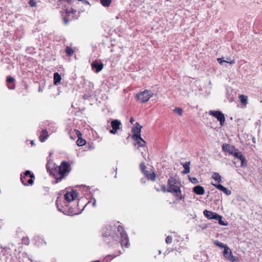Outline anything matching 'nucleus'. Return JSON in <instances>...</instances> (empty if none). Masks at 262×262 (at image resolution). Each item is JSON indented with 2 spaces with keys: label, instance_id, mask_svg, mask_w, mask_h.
<instances>
[{
  "label": "nucleus",
  "instance_id": "obj_49",
  "mask_svg": "<svg viewBox=\"0 0 262 262\" xmlns=\"http://www.w3.org/2000/svg\"><path fill=\"white\" fill-rule=\"evenodd\" d=\"M67 1L68 3L71 4L73 2V0H67Z\"/></svg>",
  "mask_w": 262,
  "mask_h": 262
},
{
  "label": "nucleus",
  "instance_id": "obj_58",
  "mask_svg": "<svg viewBox=\"0 0 262 262\" xmlns=\"http://www.w3.org/2000/svg\"><path fill=\"white\" fill-rule=\"evenodd\" d=\"M227 61H229V59H228V58H227Z\"/></svg>",
  "mask_w": 262,
  "mask_h": 262
},
{
  "label": "nucleus",
  "instance_id": "obj_2",
  "mask_svg": "<svg viewBox=\"0 0 262 262\" xmlns=\"http://www.w3.org/2000/svg\"><path fill=\"white\" fill-rule=\"evenodd\" d=\"M181 183L179 178L176 176H170L167 181V192L173 194L178 201L183 200L184 195L180 189Z\"/></svg>",
  "mask_w": 262,
  "mask_h": 262
},
{
  "label": "nucleus",
  "instance_id": "obj_20",
  "mask_svg": "<svg viewBox=\"0 0 262 262\" xmlns=\"http://www.w3.org/2000/svg\"><path fill=\"white\" fill-rule=\"evenodd\" d=\"M61 80V75L58 72L54 73V76H53V83H54V84L56 85H58L60 83Z\"/></svg>",
  "mask_w": 262,
  "mask_h": 262
},
{
  "label": "nucleus",
  "instance_id": "obj_56",
  "mask_svg": "<svg viewBox=\"0 0 262 262\" xmlns=\"http://www.w3.org/2000/svg\"><path fill=\"white\" fill-rule=\"evenodd\" d=\"M141 154H142V156H143V157H144V154H143V152H141Z\"/></svg>",
  "mask_w": 262,
  "mask_h": 262
},
{
  "label": "nucleus",
  "instance_id": "obj_29",
  "mask_svg": "<svg viewBox=\"0 0 262 262\" xmlns=\"http://www.w3.org/2000/svg\"><path fill=\"white\" fill-rule=\"evenodd\" d=\"M101 4L104 7H108L110 6L112 0H100Z\"/></svg>",
  "mask_w": 262,
  "mask_h": 262
},
{
  "label": "nucleus",
  "instance_id": "obj_13",
  "mask_svg": "<svg viewBox=\"0 0 262 262\" xmlns=\"http://www.w3.org/2000/svg\"><path fill=\"white\" fill-rule=\"evenodd\" d=\"M222 150L233 156L235 152L237 151V148H235L234 146H230L229 144L224 143L222 145Z\"/></svg>",
  "mask_w": 262,
  "mask_h": 262
},
{
  "label": "nucleus",
  "instance_id": "obj_11",
  "mask_svg": "<svg viewBox=\"0 0 262 262\" xmlns=\"http://www.w3.org/2000/svg\"><path fill=\"white\" fill-rule=\"evenodd\" d=\"M111 125L112 129L110 130V133L115 135L117 133V131L120 129L121 123L120 120L114 119L111 121Z\"/></svg>",
  "mask_w": 262,
  "mask_h": 262
},
{
  "label": "nucleus",
  "instance_id": "obj_9",
  "mask_svg": "<svg viewBox=\"0 0 262 262\" xmlns=\"http://www.w3.org/2000/svg\"><path fill=\"white\" fill-rule=\"evenodd\" d=\"M205 216L209 220H215L218 221L219 224L222 226H227L228 223L222 220V216L219 214H204Z\"/></svg>",
  "mask_w": 262,
  "mask_h": 262
},
{
  "label": "nucleus",
  "instance_id": "obj_5",
  "mask_svg": "<svg viewBox=\"0 0 262 262\" xmlns=\"http://www.w3.org/2000/svg\"><path fill=\"white\" fill-rule=\"evenodd\" d=\"M154 95V93L150 91L145 90L142 92H140L136 95V98L138 101L142 103L147 102L149 99Z\"/></svg>",
  "mask_w": 262,
  "mask_h": 262
},
{
  "label": "nucleus",
  "instance_id": "obj_48",
  "mask_svg": "<svg viewBox=\"0 0 262 262\" xmlns=\"http://www.w3.org/2000/svg\"><path fill=\"white\" fill-rule=\"evenodd\" d=\"M96 200H94V202L93 203H92V205L93 206H95V205H96Z\"/></svg>",
  "mask_w": 262,
  "mask_h": 262
},
{
  "label": "nucleus",
  "instance_id": "obj_46",
  "mask_svg": "<svg viewBox=\"0 0 262 262\" xmlns=\"http://www.w3.org/2000/svg\"><path fill=\"white\" fill-rule=\"evenodd\" d=\"M203 213H213V212H212V211H208V210L206 209V210L203 211Z\"/></svg>",
  "mask_w": 262,
  "mask_h": 262
},
{
  "label": "nucleus",
  "instance_id": "obj_31",
  "mask_svg": "<svg viewBox=\"0 0 262 262\" xmlns=\"http://www.w3.org/2000/svg\"><path fill=\"white\" fill-rule=\"evenodd\" d=\"M65 51H66V53H67V54L69 56H72L74 52V50L69 47H66Z\"/></svg>",
  "mask_w": 262,
  "mask_h": 262
},
{
  "label": "nucleus",
  "instance_id": "obj_55",
  "mask_svg": "<svg viewBox=\"0 0 262 262\" xmlns=\"http://www.w3.org/2000/svg\"><path fill=\"white\" fill-rule=\"evenodd\" d=\"M31 144H32V145H33V144H34L33 141H31Z\"/></svg>",
  "mask_w": 262,
  "mask_h": 262
},
{
  "label": "nucleus",
  "instance_id": "obj_24",
  "mask_svg": "<svg viewBox=\"0 0 262 262\" xmlns=\"http://www.w3.org/2000/svg\"><path fill=\"white\" fill-rule=\"evenodd\" d=\"M212 178L219 184L222 181L221 177L218 172H214L212 176Z\"/></svg>",
  "mask_w": 262,
  "mask_h": 262
},
{
  "label": "nucleus",
  "instance_id": "obj_30",
  "mask_svg": "<svg viewBox=\"0 0 262 262\" xmlns=\"http://www.w3.org/2000/svg\"><path fill=\"white\" fill-rule=\"evenodd\" d=\"M217 60L219 62V63L221 64H223V63H224V62L229 63L230 64H233L235 63L234 60H232L231 61H225L223 59V58H219L217 59Z\"/></svg>",
  "mask_w": 262,
  "mask_h": 262
},
{
  "label": "nucleus",
  "instance_id": "obj_22",
  "mask_svg": "<svg viewBox=\"0 0 262 262\" xmlns=\"http://www.w3.org/2000/svg\"><path fill=\"white\" fill-rule=\"evenodd\" d=\"M71 14L70 13V11H69L68 9H66V15L63 17V23L65 25H68L70 20H71L72 19V18L70 17Z\"/></svg>",
  "mask_w": 262,
  "mask_h": 262
},
{
  "label": "nucleus",
  "instance_id": "obj_7",
  "mask_svg": "<svg viewBox=\"0 0 262 262\" xmlns=\"http://www.w3.org/2000/svg\"><path fill=\"white\" fill-rule=\"evenodd\" d=\"M223 255L225 259L230 261V262H236L238 260V257L235 256L232 254V251L229 247H226L223 252Z\"/></svg>",
  "mask_w": 262,
  "mask_h": 262
},
{
  "label": "nucleus",
  "instance_id": "obj_35",
  "mask_svg": "<svg viewBox=\"0 0 262 262\" xmlns=\"http://www.w3.org/2000/svg\"><path fill=\"white\" fill-rule=\"evenodd\" d=\"M173 111L174 113L178 114L179 116L182 115L183 110L180 107H176Z\"/></svg>",
  "mask_w": 262,
  "mask_h": 262
},
{
  "label": "nucleus",
  "instance_id": "obj_43",
  "mask_svg": "<svg viewBox=\"0 0 262 262\" xmlns=\"http://www.w3.org/2000/svg\"><path fill=\"white\" fill-rule=\"evenodd\" d=\"M80 1L82 2V3L83 4L88 5L90 6V3L87 0H82V1Z\"/></svg>",
  "mask_w": 262,
  "mask_h": 262
},
{
  "label": "nucleus",
  "instance_id": "obj_19",
  "mask_svg": "<svg viewBox=\"0 0 262 262\" xmlns=\"http://www.w3.org/2000/svg\"><path fill=\"white\" fill-rule=\"evenodd\" d=\"M8 84V88L10 90H13L15 88V85L14 84V79L12 77L9 76L7 77L6 80Z\"/></svg>",
  "mask_w": 262,
  "mask_h": 262
},
{
  "label": "nucleus",
  "instance_id": "obj_41",
  "mask_svg": "<svg viewBox=\"0 0 262 262\" xmlns=\"http://www.w3.org/2000/svg\"><path fill=\"white\" fill-rule=\"evenodd\" d=\"M161 189H162V191L163 192H167V189L166 188V187L165 186V185H162Z\"/></svg>",
  "mask_w": 262,
  "mask_h": 262
},
{
  "label": "nucleus",
  "instance_id": "obj_42",
  "mask_svg": "<svg viewBox=\"0 0 262 262\" xmlns=\"http://www.w3.org/2000/svg\"><path fill=\"white\" fill-rule=\"evenodd\" d=\"M142 173L144 174V175L146 177H147V176L149 174V171H148V170H145V171H143L142 172Z\"/></svg>",
  "mask_w": 262,
  "mask_h": 262
},
{
  "label": "nucleus",
  "instance_id": "obj_54",
  "mask_svg": "<svg viewBox=\"0 0 262 262\" xmlns=\"http://www.w3.org/2000/svg\"><path fill=\"white\" fill-rule=\"evenodd\" d=\"M23 239H28V237H23Z\"/></svg>",
  "mask_w": 262,
  "mask_h": 262
},
{
  "label": "nucleus",
  "instance_id": "obj_36",
  "mask_svg": "<svg viewBox=\"0 0 262 262\" xmlns=\"http://www.w3.org/2000/svg\"><path fill=\"white\" fill-rule=\"evenodd\" d=\"M241 166L243 167H245L247 165V161L246 160L245 157H243V159H242L241 160Z\"/></svg>",
  "mask_w": 262,
  "mask_h": 262
},
{
  "label": "nucleus",
  "instance_id": "obj_39",
  "mask_svg": "<svg viewBox=\"0 0 262 262\" xmlns=\"http://www.w3.org/2000/svg\"><path fill=\"white\" fill-rule=\"evenodd\" d=\"M29 4L32 7H34L36 6V2L35 0H29Z\"/></svg>",
  "mask_w": 262,
  "mask_h": 262
},
{
  "label": "nucleus",
  "instance_id": "obj_17",
  "mask_svg": "<svg viewBox=\"0 0 262 262\" xmlns=\"http://www.w3.org/2000/svg\"><path fill=\"white\" fill-rule=\"evenodd\" d=\"M193 192L198 195H203L205 193V189L203 186L196 185L193 188Z\"/></svg>",
  "mask_w": 262,
  "mask_h": 262
},
{
  "label": "nucleus",
  "instance_id": "obj_14",
  "mask_svg": "<svg viewBox=\"0 0 262 262\" xmlns=\"http://www.w3.org/2000/svg\"><path fill=\"white\" fill-rule=\"evenodd\" d=\"M212 185H213L216 188L218 189L219 190L223 191L224 193H225L226 195H229L231 194V191L228 189V188L225 187L222 185L220 184H213L211 183Z\"/></svg>",
  "mask_w": 262,
  "mask_h": 262
},
{
  "label": "nucleus",
  "instance_id": "obj_32",
  "mask_svg": "<svg viewBox=\"0 0 262 262\" xmlns=\"http://www.w3.org/2000/svg\"><path fill=\"white\" fill-rule=\"evenodd\" d=\"M240 101L242 104H246L247 102V96L244 95H241L239 96Z\"/></svg>",
  "mask_w": 262,
  "mask_h": 262
},
{
  "label": "nucleus",
  "instance_id": "obj_38",
  "mask_svg": "<svg viewBox=\"0 0 262 262\" xmlns=\"http://www.w3.org/2000/svg\"><path fill=\"white\" fill-rule=\"evenodd\" d=\"M172 241V237L171 236H167L165 239V242L167 244H171Z\"/></svg>",
  "mask_w": 262,
  "mask_h": 262
},
{
  "label": "nucleus",
  "instance_id": "obj_44",
  "mask_svg": "<svg viewBox=\"0 0 262 262\" xmlns=\"http://www.w3.org/2000/svg\"><path fill=\"white\" fill-rule=\"evenodd\" d=\"M69 11H70L71 14H74L76 12V11L73 8H71V10H70Z\"/></svg>",
  "mask_w": 262,
  "mask_h": 262
},
{
  "label": "nucleus",
  "instance_id": "obj_26",
  "mask_svg": "<svg viewBox=\"0 0 262 262\" xmlns=\"http://www.w3.org/2000/svg\"><path fill=\"white\" fill-rule=\"evenodd\" d=\"M208 228L207 224H202L201 225H198L195 226V229L198 232H200V229L205 230Z\"/></svg>",
  "mask_w": 262,
  "mask_h": 262
},
{
  "label": "nucleus",
  "instance_id": "obj_10",
  "mask_svg": "<svg viewBox=\"0 0 262 262\" xmlns=\"http://www.w3.org/2000/svg\"><path fill=\"white\" fill-rule=\"evenodd\" d=\"M78 196V193L76 190L72 189L70 191H67L64 195V199L68 202H71L76 199Z\"/></svg>",
  "mask_w": 262,
  "mask_h": 262
},
{
  "label": "nucleus",
  "instance_id": "obj_51",
  "mask_svg": "<svg viewBox=\"0 0 262 262\" xmlns=\"http://www.w3.org/2000/svg\"><path fill=\"white\" fill-rule=\"evenodd\" d=\"M114 170L116 172V175L115 176V178H116V174H117V168L116 167L115 169H114Z\"/></svg>",
  "mask_w": 262,
  "mask_h": 262
},
{
  "label": "nucleus",
  "instance_id": "obj_40",
  "mask_svg": "<svg viewBox=\"0 0 262 262\" xmlns=\"http://www.w3.org/2000/svg\"><path fill=\"white\" fill-rule=\"evenodd\" d=\"M140 169L142 171V172L143 171H145V170H146V166L145 165V163L144 162H141L140 164Z\"/></svg>",
  "mask_w": 262,
  "mask_h": 262
},
{
  "label": "nucleus",
  "instance_id": "obj_15",
  "mask_svg": "<svg viewBox=\"0 0 262 262\" xmlns=\"http://www.w3.org/2000/svg\"><path fill=\"white\" fill-rule=\"evenodd\" d=\"M75 131L76 132V134L78 137V139L76 141L77 145L78 146H82L84 145L86 143V141L81 137V133L78 130H75Z\"/></svg>",
  "mask_w": 262,
  "mask_h": 262
},
{
  "label": "nucleus",
  "instance_id": "obj_53",
  "mask_svg": "<svg viewBox=\"0 0 262 262\" xmlns=\"http://www.w3.org/2000/svg\"><path fill=\"white\" fill-rule=\"evenodd\" d=\"M90 204H91L89 202H88V203L85 205V206H84V207H86V206L89 205H90Z\"/></svg>",
  "mask_w": 262,
  "mask_h": 262
},
{
  "label": "nucleus",
  "instance_id": "obj_23",
  "mask_svg": "<svg viewBox=\"0 0 262 262\" xmlns=\"http://www.w3.org/2000/svg\"><path fill=\"white\" fill-rule=\"evenodd\" d=\"M49 135L46 129H42L41 134L39 136V140L41 142H45L48 138Z\"/></svg>",
  "mask_w": 262,
  "mask_h": 262
},
{
  "label": "nucleus",
  "instance_id": "obj_37",
  "mask_svg": "<svg viewBox=\"0 0 262 262\" xmlns=\"http://www.w3.org/2000/svg\"><path fill=\"white\" fill-rule=\"evenodd\" d=\"M189 179L190 181L193 184H198L199 183V181L198 179L195 177H189Z\"/></svg>",
  "mask_w": 262,
  "mask_h": 262
},
{
  "label": "nucleus",
  "instance_id": "obj_52",
  "mask_svg": "<svg viewBox=\"0 0 262 262\" xmlns=\"http://www.w3.org/2000/svg\"><path fill=\"white\" fill-rule=\"evenodd\" d=\"M67 215H71V216H73V215H76V213H74V214H66Z\"/></svg>",
  "mask_w": 262,
  "mask_h": 262
},
{
  "label": "nucleus",
  "instance_id": "obj_47",
  "mask_svg": "<svg viewBox=\"0 0 262 262\" xmlns=\"http://www.w3.org/2000/svg\"><path fill=\"white\" fill-rule=\"evenodd\" d=\"M134 121V120L133 119V117H131L130 119V122L133 124V122Z\"/></svg>",
  "mask_w": 262,
  "mask_h": 262
},
{
  "label": "nucleus",
  "instance_id": "obj_45",
  "mask_svg": "<svg viewBox=\"0 0 262 262\" xmlns=\"http://www.w3.org/2000/svg\"><path fill=\"white\" fill-rule=\"evenodd\" d=\"M140 181H141V183L144 184L145 183V179L144 178H142L140 180Z\"/></svg>",
  "mask_w": 262,
  "mask_h": 262
},
{
  "label": "nucleus",
  "instance_id": "obj_27",
  "mask_svg": "<svg viewBox=\"0 0 262 262\" xmlns=\"http://www.w3.org/2000/svg\"><path fill=\"white\" fill-rule=\"evenodd\" d=\"M214 244L221 248H223L224 250L225 249L226 247H229L227 245H225L217 240L214 241Z\"/></svg>",
  "mask_w": 262,
  "mask_h": 262
},
{
  "label": "nucleus",
  "instance_id": "obj_16",
  "mask_svg": "<svg viewBox=\"0 0 262 262\" xmlns=\"http://www.w3.org/2000/svg\"><path fill=\"white\" fill-rule=\"evenodd\" d=\"M55 166V164L50 162L49 161H48L47 164H46V169L47 171L49 173V174L50 176L51 175H55V173H53V169L54 167Z\"/></svg>",
  "mask_w": 262,
  "mask_h": 262
},
{
  "label": "nucleus",
  "instance_id": "obj_34",
  "mask_svg": "<svg viewBox=\"0 0 262 262\" xmlns=\"http://www.w3.org/2000/svg\"><path fill=\"white\" fill-rule=\"evenodd\" d=\"M59 167V166H57L55 164V166L54 167L53 169V173H55V175H52L56 179V175L59 174V170H58V168Z\"/></svg>",
  "mask_w": 262,
  "mask_h": 262
},
{
  "label": "nucleus",
  "instance_id": "obj_3",
  "mask_svg": "<svg viewBox=\"0 0 262 262\" xmlns=\"http://www.w3.org/2000/svg\"><path fill=\"white\" fill-rule=\"evenodd\" d=\"M59 170V177L56 178L55 183H57L60 182L62 179L67 176L71 170V167L70 164L67 161H62L58 168Z\"/></svg>",
  "mask_w": 262,
  "mask_h": 262
},
{
  "label": "nucleus",
  "instance_id": "obj_25",
  "mask_svg": "<svg viewBox=\"0 0 262 262\" xmlns=\"http://www.w3.org/2000/svg\"><path fill=\"white\" fill-rule=\"evenodd\" d=\"M137 142V144L139 146L143 147L146 146V142L141 138V136H140V138H138L137 140H135Z\"/></svg>",
  "mask_w": 262,
  "mask_h": 262
},
{
  "label": "nucleus",
  "instance_id": "obj_6",
  "mask_svg": "<svg viewBox=\"0 0 262 262\" xmlns=\"http://www.w3.org/2000/svg\"><path fill=\"white\" fill-rule=\"evenodd\" d=\"M210 115L215 117L220 122V125L223 126L225 122V117L224 114L220 111H210L209 112Z\"/></svg>",
  "mask_w": 262,
  "mask_h": 262
},
{
  "label": "nucleus",
  "instance_id": "obj_28",
  "mask_svg": "<svg viewBox=\"0 0 262 262\" xmlns=\"http://www.w3.org/2000/svg\"><path fill=\"white\" fill-rule=\"evenodd\" d=\"M233 156L237 159L241 160L242 159H243L244 155L241 151H239L237 149V151H236L233 155Z\"/></svg>",
  "mask_w": 262,
  "mask_h": 262
},
{
  "label": "nucleus",
  "instance_id": "obj_4",
  "mask_svg": "<svg viewBox=\"0 0 262 262\" xmlns=\"http://www.w3.org/2000/svg\"><path fill=\"white\" fill-rule=\"evenodd\" d=\"M34 174L31 171L27 170L23 174H20L21 183L25 186H31L34 183Z\"/></svg>",
  "mask_w": 262,
  "mask_h": 262
},
{
  "label": "nucleus",
  "instance_id": "obj_12",
  "mask_svg": "<svg viewBox=\"0 0 262 262\" xmlns=\"http://www.w3.org/2000/svg\"><path fill=\"white\" fill-rule=\"evenodd\" d=\"M104 65L102 62L98 60L94 61L91 64L92 70L96 73H99L103 68Z\"/></svg>",
  "mask_w": 262,
  "mask_h": 262
},
{
  "label": "nucleus",
  "instance_id": "obj_33",
  "mask_svg": "<svg viewBox=\"0 0 262 262\" xmlns=\"http://www.w3.org/2000/svg\"><path fill=\"white\" fill-rule=\"evenodd\" d=\"M156 174L155 173V172H152L151 173H149L146 178L148 180L154 181L156 179Z\"/></svg>",
  "mask_w": 262,
  "mask_h": 262
},
{
  "label": "nucleus",
  "instance_id": "obj_8",
  "mask_svg": "<svg viewBox=\"0 0 262 262\" xmlns=\"http://www.w3.org/2000/svg\"><path fill=\"white\" fill-rule=\"evenodd\" d=\"M142 128V126L138 122H136L134 125L132 129V132L133 133L132 137L134 140H137L138 138H140Z\"/></svg>",
  "mask_w": 262,
  "mask_h": 262
},
{
  "label": "nucleus",
  "instance_id": "obj_21",
  "mask_svg": "<svg viewBox=\"0 0 262 262\" xmlns=\"http://www.w3.org/2000/svg\"><path fill=\"white\" fill-rule=\"evenodd\" d=\"M71 14L70 13V11H69L68 9H66V15L63 17V23L65 25H68L70 20H71L72 19V18L70 17Z\"/></svg>",
  "mask_w": 262,
  "mask_h": 262
},
{
  "label": "nucleus",
  "instance_id": "obj_18",
  "mask_svg": "<svg viewBox=\"0 0 262 262\" xmlns=\"http://www.w3.org/2000/svg\"><path fill=\"white\" fill-rule=\"evenodd\" d=\"M181 164L184 167V170L182 171V173L183 174H187L190 172V162H186L185 163H181Z\"/></svg>",
  "mask_w": 262,
  "mask_h": 262
},
{
  "label": "nucleus",
  "instance_id": "obj_1",
  "mask_svg": "<svg viewBox=\"0 0 262 262\" xmlns=\"http://www.w3.org/2000/svg\"><path fill=\"white\" fill-rule=\"evenodd\" d=\"M117 229V233L116 232L115 226L107 225L104 227L102 229V236L103 237V241L110 244L114 241L117 242L120 240L119 243L122 247L128 248L129 239L124 228L121 225H118Z\"/></svg>",
  "mask_w": 262,
  "mask_h": 262
},
{
  "label": "nucleus",
  "instance_id": "obj_57",
  "mask_svg": "<svg viewBox=\"0 0 262 262\" xmlns=\"http://www.w3.org/2000/svg\"><path fill=\"white\" fill-rule=\"evenodd\" d=\"M159 254H161V250L159 251Z\"/></svg>",
  "mask_w": 262,
  "mask_h": 262
},
{
  "label": "nucleus",
  "instance_id": "obj_50",
  "mask_svg": "<svg viewBox=\"0 0 262 262\" xmlns=\"http://www.w3.org/2000/svg\"><path fill=\"white\" fill-rule=\"evenodd\" d=\"M87 97L88 96L85 94H84L83 96V98L84 99H87Z\"/></svg>",
  "mask_w": 262,
  "mask_h": 262
},
{
  "label": "nucleus",
  "instance_id": "obj_59",
  "mask_svg": "<svg viewBox=\"0 0 262 262\" xmlns=\"http://www.w3.org/2000/svg\"><path fill=\"white\" fill-rule=\"evenodd\" d=\"M227 61H229V59H228V58H227Z\"/></svg>",
  "mask_w": 262,
  "mask_h": 262
}]
</instances>
